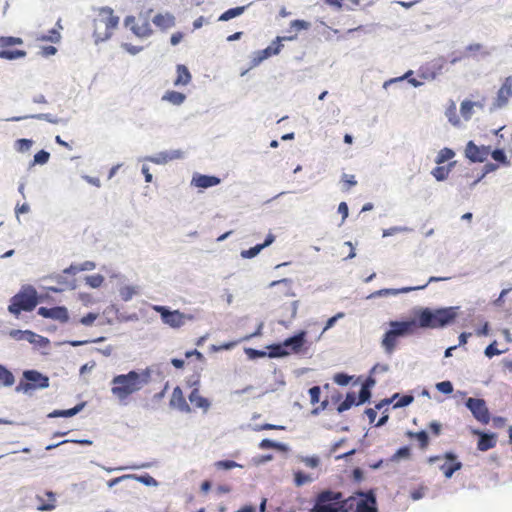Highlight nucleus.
<instances>
[{"label":"nucleus","instance_id":"nucleus-22","mask_svg":"<svg viewBox=\"0 0 512 512\" xmlns=\"http://www.w3.org/2000/svg\"><path fill=\"white\" fill-rule=\"evenodd\" d=\"M152 23L160 30L165 31L175 26L176 19L175 16L169 12L165 14L158 13L152 18Z\"/></svg>","mask_w":512,"mask_h":512},{"label":"nucleus","instance_id":"nucleus-1","mask_svg":"<svg viewBox=\"0 0 512 512\" xmlns=\"http://www.w3.org/2000/svg\"><path fill=\"white\" fill-rule=\"evenodd\" d=\"M459 309V306H415L411 310V319L416 330L443 329L455 323Z\"/></svg>","mask_w":512,"mask_h":512},{"label":"nucleus","instance_id":"nucleus-58","mask_svg":"<svg viewBox=\"0 0 512 512\" xmlns=\"http://www.w3.org/2000/svg\"><path fill=\"white\" fill-rule=\"evenodd\" d=\"M251 429L253 431H262V430H286V426L284 425H277V424H271V423H264V424H256L254 426L250 425Z\"/></svg>","mask_w":512,"mask_h":512},{"label":"nucleus","instance_id":"nucleus-4","mask_svg":"<svg viewBox=\"0 0 512 512\" xmlns=\"http://www.w3.org/2000/svg\"><path fill=\"white\" fill-rule=\"evenodd\" d=\"M312 507L308 512H350L346 498L339 491L324 489L316 493L310 500Z\"/></svg>","mask_w":512,"mask_h":512},{"label":"nucleus","instance_id":"nucleus-42","mask_svg":"<svg viewBox=\"0 0 512 512\" xmlns=\"http://www.w3.org/2000/svg\"><path fill=\"white\" fill-rule=\"evenodd\" d=\"M34 141L28 138H19L14 142V148L19 153L28 152L33 146Z\"/></svg>","mask_w":512,"mask_h":512},{"label":"nucleus","instance_id":"nucleus-55","mask_svg":"<svg viewBox=\"0 0 512 512\" xmlns=\"http://www.w3.org/2000/svg\"><path fill=\"white\" fill-rule=\"evenodd\" d=\"M144 160L148 161V162H152L154 164H158V165H163V164L168 163L167 154L165 151H161L156 155L146 156L144 158Z\"/></svg>","mask_w":512,"mask_h":512},{"label":"nucleus","instance_id":"nucleus-50","mask_svg":"<svg viewBox=\"0 0 512 512\" xmlns=\"http://www.w3.org/2000/svg\"><path fill=\"white\" fill-rule=\"evenodd\" d=\"M105 340H106V337L100 336L98 338L90 339V340H67L63 343L68 344L72 347H79V346H83V345H86L89 343H101V342H104Z\"/></svg>","mask_w":512,"mask_h":512},{"label":"nucleus","instance_id":"nucleus-11","mask_svg":"<svg viewBox=\"0 0 512 512\" xmlns=\"http://www.w3.org/2000/svg\"><path fill=\"white\" fill-rule=\"evenodd\" d=\"M490 153V146L477 145L473 140H469L464 149V156L470 163H483L487 160Z\"/></svg>","mask_w":512,"mask_h":512},{"label":"nucleus","instance_id":"nucleus-3","mask_svg":"<svg viewBox=\"0 0 512 512\" xmlns=\"http://www.w3.org/2000/svg\"><path fill=\"white\" fill-rule=\"evenodd\" d=\"M388 328L381 338V347L387 355H392L399 343V340L413 335L416 332L411 317L390 320Z\"/></svg>","mask_w":512,"mask_h":512},{"label":"nucleus","instance_id":"nucleus-8","mask_svg":"<svg viewBox=\"0 0 512 512\" xmlns=\"http://www.w3.org/2000/svg\"><path fill=\"white\" fill-rule=\"evenodd\" d=\"M308 331L300 329L293 333L291 336L283 340L285 349L288 351V356L294 355H307L311 343L307 339Z\"/></svg>","mask_w":512,"mask_h":512},{"label":"nucleus","instance_id":"nucleus-26","mask_svg":"<svg viewBox=\"0 0 512 512\" xmlns=\"http://www.w3.org/2000/svg\"><path fill=\"white\" fill-rule=\"evenodd\" d=\"M252 4H253V2H250L249 4L244 5V6H236V7L229 8L220 14V16L218 17V21L227 22L234 18H237V17L241 16L248 9V7H250Z\"/></svg>","mask_w":512,"mask_h":512},{"label":"nucleus","instance_id":"nucleus-30","mask_svg":"<svg viewBox=\"0 0 512 512\" xmlns=\"http://www.w3.org/2000/svg\"><path fill=\"white\" fill-rule=\"evenodd\" d=\"M15 383V376L12 371L4 364L0 363V386L11 387Z\"/></svg>","mask_w":512,"mask_h":512},{"label":"nucleus","instance_id":"nucleus-64","mask_svg":"<svg viewBox=\"0 0 512 512\" xmlns=\"http://www.w3.org/2000/svg\"><path fill=\"white\" fill-rule=\"evenodd\" d=\"M49 280L56 282L59 286L66 289L68 278L63 273L52 274L48 277Z\"/></svg>","mask_w":512,"mask_h":512},{"label":"nucleus","instance_id":"nucleus-6","mask_svg":"<svg viewBox=\"0 0 512 512\" xmlns=\"http://www.w3.org/2000/svg\"><path fill=\"white\" fill-rule=\"evenodd\" d=\"M347 508H354V512H379L376 489L363 491L358 489L346 498Z\"/></svg>","mask_w":512,"mask_h":512},{"label":"nucleus","instance_id":"nucleus-31","mask_svg":"<svg viewBox=\"0 0 512 512\" xmlns=\"http://www.w3.org/2000/svg\"><path fill=\"white\" fill-rule=\"evenodd\" d=\"M163 101H167L173 105L179 106L186 100V95L182 92L175 90H168L162 96Z\"/></svg>","mask_w":512,"mask_h":512},{"label":"nucleus","instance_id":"nucleus-2","mask_svg":"<svg viewBox=\"0 0 512 512\" xmlns=\"http://www.w3.org/2000/svg\"><path fill=\"white\" fill-rule=\"evenodd\" d=\"M152 369H132L127 373L116 374L110 381L111 393L121 405L127 404V399L140 391L151 382Z\"/></svg>","mask_w":512,"mask_h":512},{"label":"nucleus","instance_id":"nucleus-32","mask_svg":"<svg viewBox=\"0 0 512 512\" xmlns=\"http://www.w3.org/2000/svg\"><path fill=\"white\" fill-rule=\"evenodd\" d=\"M27 52L25 50L20 49H11V48H1L0 49V58L13 61L16 59H21L26 57Z\"/></svg>","mask_w":512,"mask_h":512},{"label":"nucleus","instance_id":"nucleus-35","mask_svg":"<svg viewBox=\"0 0 512 512\" xmlns=\"http://www.w3.org/2000/svg\"><path fill=\"white\" fill-rule=\"evenodd\" d=\"M456 155V152L450 147L442 148L436 155L434 162L437 165H441L446 163L447 161L452 160Z\"/></svg>","mask_w":512,"mask_h":512},{"label":"nucleus","instance_id":"nucleus-24","mask_svg":"<svg viewBox=\"0 0 512 512\" xmlns=\"http://www.w3.org/2000/svg\"><path fill=\"white\" fill-rule=\"evenodd\" d=\"M192 80V75L188 67L184 64L176 65V78L173 81V85L176 87L186 86Z\"/></svg>","mask_w":512,"mask_h":512},{"label":"nucleus","instance_id":"nucleus-56","mask_svg":"<svg viewBox=\"0 0 512 512\" xmlns=\"http://www.w3.org/2000/svg\"><path fill=\"white\" fill-rule=\"evenodd\" d=\"M412 75H413V71L412 70H408L407 72L404 73V75H402L400 77L391 78V79L385 81L383 83V88L387 89L390 85L396 84V83H400L403 80H407L409 82V79L413 78Z\"/></svg>","mask_w":512,"mask_h":512},{"label":"nucleus","instance_id":"nucleus-59","mask_svg":"<svg viewBox=\"0 0 512 512\" xmlns=\"http://www.w3.org/2000/svg\"><path fill=\"white\" fill-rule=\"evenodd\" d=\"M387 296H397V292H395V288H383L371 293L367 298L374 299L379 297H387Z\"/></svg>","mask_w":512,"mask_h":512},{"label":"nucleus","instance_id":"nucleus-41","mask_svg":"<svg viewBox=\"0 0 512 512\" xmlns=\"http://www.w3.org/2000/svg\"><path fill=\"white\" fill-rule=\"evenodd\" d=\"M373 374H370L367 376L365 383L361 386L360 392L363 393L368 399L371 401L372 399V388L376 385L377 381L372 376Z\"/></svg>","mask_w":512,"mask_h":512},{"label":"nucleus","instance_id":"nucleus-38","mask_svg":"<svg viewBox=\"0 0 512 512\" xmlns=\"http://www.w3.org/2000/svg\"><path fill=\"white\" fill-rule=\"evenodd\" d=\"M477 103L475 101H471L465 99L460 104V113L465 120H470L473 114V108Z\"/></svg>","mask_w":512,"mask_h":512},{"label":"nucleus","instance_id":"nucleus-17","mask_svg":"<svg viewBox=\"0 0 512 512\" xmlns=\"http://www.w3.org/2000/svg\"><path fill=\"white\" fill-rule=\"evenodd\" d=\"M100 13L101 14H108V17H107V19L105 21L106 31H105L104 35L101 36L96 31L93 34V36L95 38V43L96 44H98L99 42H103V41L108 40L112 36V33L110 32V30H113V29L117 28V26L119 24V17L113 15V9L112 8H110L108 6L102 7L100 9Z\"/></svg>","mask_w":512,"mask_h":512},{"label":"nucleus","instance_id":"nucleus-62","mask_svg":"<svg viewBox=\"0 0 512 512\" xmlns=\"http://www.w3.org/2000/svg\"><path fill=\"white\" fill-rule=\"evenodd\" d=\"M301 462H303L309 468H317L320 464V458L317 455L302 456Z\"/></svg>","mask_w":512,"mask_h":512},{"label":"nucleus","instance_id":"nucleus-34","mask_svg":"<svg viewBox=\"0 0 512 512\" xmlns=\"http://www.w3.org/2000/svg\"><path fill=\"white\" fill-rule=\"evenodd\" d=\"M489 155L492 157V159L498 165H503V166L510 165V160L508 159L504 148H495L494 150H492L490 148Z\"/></svg>","mask_w":512,"mask_h":512},{"label":"nucleus","instance_id":"nucleus-7","mask_svg":"<svg viewBox=\"0 0 512 512\" xmlns=\"http://www.w3.org/2000/svg\"><path fill=\"white\" fill-rule=\"evenodd\" d=\"M49 385L50 380L46 374L36 369H26L15 391L30 394L31 391L46 389Z\"/></svg>","mask_w":512,"mask_h":512},{"label":"nucleus","instance_id":"nucleus-51","mask_svg":"<svg viewBox=\"0 0 512 512\" xmlns=\"http://www.w3.org/2000/svg\"><path fill=\"white\" fill-rule=\"evenodd\" d=\"M415 439L418 441L419 447L421 449H426L430 443L429 433L425 429L417 431V436H415Z\"/></svg>","mask_w":512,"mask_h":512},{"label":"nucleus","instance_id":"nucleus-48","mask_svg":"<svg viewBox=\"0 0 512 512\" xmlns=\"http://www.w3.org/2000/svg\"><path fill=\"white\" fill-rule=\"evenodd\" d=\"M2 48H11L13 46L22 45L23 39L15 36H0Z\"/></svg>","mask_w":512,"mask_h":512},{"label":"nucleus","instance_id":"nucleus-54","mask_svg":"<svg viewBox=\"0 0 512 512\" xmlns=\"http://www.w3.org/2000/svg\"><path fill=\"white\" fill-rule=\"evenodd\" d=\"M412 230H413L412 228L407 227V226H393L388 229H383L382 236L389 237V236H393L397 233L411 232Z\"/></svg>","mask_w":512,"mask_h":512},{"label":"nucleus","instance_id":"nucleus-37","mask_svg":"<svg viewBox=\"0 0 512 512\" xmlns=\"http://www.w3.org/2000/svg\"><path fill=\"white\" fill-rule=\"evenodd\" d=\"M411 457V447L409 445H403L399 447L395 453L391 456V462H399L400 460H407Z\"/></svg>","mask_w":512,"mask_h":512},{"label":"nucleus","instance_id":"nucleus-29","mask_svg":"<svg viewBox=\"0 0 512 512\" xmlns=\"http://www.w3.org/2000/svg\"><path fill=\"white\" fill-rule=\"evenodd\" d=\"M132 33L138 38H148L153 34V29L147 19L141 25L134 24L131 26Z\"/></svg>","mask_w":512,"mask_h":512},{"label":"nucleus","instance_id":"nucleus-23","mask_svg":"<svg viewBox=\"0 0 512 512\" xmlns=\"http://www.w3.org/2000/svg\"><path fill=\"white\" fill-rule=\"evenodd\" d=\"M497 439L498 435L496 433L487 431L478 438L477 449L482 452L488 451L496 446Z\"/></svg>","mask_w":512,"mask_h":512},{"label":"nucleus","instance_id":"nucleus-44","mask_svg":"<svg viewBox=\"0 0 512 512\" xmlns=\"http://www.w3.org/2000/svg\"><path fill=\"white\" fill-rule=\"evenodd\" d=\"M84 280L90 288L97 289L102 286L105 278L101 274H94L85 276Z\"/></svg>","mask_w":512,"mask_h":512},{"label":"nucleus","instance_id":"nucleus-9","mask_svg":"<svg viewBox=\"0 0 512 512\" xmlns=\"http://www.w3.org/2000/svg\"><path fill=\"white\" fill-rule=\"evenodd\" d=\"M155 311L159 313L162 322L172 328H180L185 324V320H191V315L180 312L179 310H172L168 306L157 305Z\"/></svg>","mask_w":512,"mask_h":512},{"label":"nucleus","instance_id":"nucleus-10","mask_svg":"<svg viewBox=\"0 0 512 512\" xmlns=\"http://www.w3.org/2000/svg\"><path fill=\"white\" fill-rule=\"evenodd\" d=\"M464 405L471 412L472 416L481 424L486 425L490 422L491 413L484 399L469 397L464 401Z\"/></svg>","mask_w":512,"mask_h":512},{"label":"nucleus","instance_id":"nucleus-5","mask_svg":"<svg viewBox=\"0 0 512 512\" xmlns=\"http://www.w3.org/2000/svg\"><path fill=\"white\" fill-rule=\"evenodd\" d=\"M36 297L37 290L34 286L30 284L23 285L10 299V304L8 305L9 313L19 317L22 311H33L39 305V300Z\"/></svg>","mask_w":512,"mask_h":512},{"label":"nucleus","instance_id":"nucleus-40","mask_svg":"<svg viewBox=\"0 0 512 512\" xmlns=\"http://www.w3.org/2000/svg\"><path fill=\"white\" fill-rule=\"evenodd\" d=\"M244 353L247 356V358L251 361H255L261 358L267 357V349H256L252 347H246L244 348Z\"/></svg>","mask_w":512,"mask_h":512},{"label":"nucleus","instance_id":"nucleus-25","mask_svg":"<svg viewBox=\"0 0 512 512\" xmlns=\"http://www.w3.org/2000/svg\"><path fill=\"white\" fill-rule=\"evenodd\" d=\"M267 358L281 359L288 357V351L285 349L283 341L274 342L266 346Z\"/></svg>","mask_w":512,"mask_h":512},{"label":"nucleus","instance_id":"nucleus-60","mask_svg":"<svg viewBox=\"0 0 512 512\" xmlns=\"http://www.w3.org/2000/svg\"><path fill=\"white\" fill-rule=\"evenodd\" d=\"M504 351L503 350H499L497 348V341L494 340L493 342H491L488 346H486V348L484 349V355L491 359L493 358L494 356H497V355H500L502 354Z\"/></svg>","mask_w":512,"mask_h":512},{"label":"nucleus","instance_id":"nucleus-18","mask_svg":"<svg viewBox=\"0 0 512 512\" xmlns=\"http://www.w3.org/2000/svg\"><path fill=\"white\" fill-rule=\"evenodd\" d=\"M221 183V179L215 175L194 173L191 185L201 189L215 187Z\"/></svg>","mask_w":512,"mask_h":512},{"label":"nucleus","instance_id":"nucleus-46","mask_svg":"<svg viewBox=\"0 0 512 512\" xmlns=\"http://www.w3.org/2000/svg\"><path fill=\"white\" fill-rule=\"evenodd\" d=\"M431 175L435 178L438 182H443L448 179L449 173L445 169L444 165H437L431 170Z\"/></svg>","mask_w":512,"mask_h":512},{"label":"nucleus","instance_id":"nucleus-33","mask_svg":"<svg viewBox=\"0 0 512 512\" xmlns=\"http://www.w3.org/2000/svg\"><path fill=\"white\" fill-rule=\"evenodd\" d=\"M393 395H398L396 400L393 402V409L405 408L414 401V395L412 392L407 394L394 393Z\"/></svg>","mask_w":512,"mask_h":512},{"label":"nucleus","instance_id":"nucleus-57","mask_svg":"<svg viewBox=\"0 0 512 512\" xmlns=\"http://www.w3.org/2000/svg\"><path fill=\"white\" fill-rule=\"evenodd\" d=\"M344 316H345L344 312H338L335 315H333L332 317L328 318L326 320V322H325L324 328H323V330H322L320 335H322L323 333H325L329 329L333 328L335 326V324L337 323V321L339 319H342ZM320 337L321 336H319V338Z\"/></svg>","mask_w":512,"mask_h":512},{"label":"nucleus","instance_id":"nucleus-43","mask_svg":"<svg viewBox=\"0 0 512 512\" xmlns=\"http://www.w3.org/2000/svg\"><path fill=\"white\" fill-rule=\"evenodd\" d=\"M293 476H294V479H293L294 484L297 487L303 486V485L313 481V478L310 476V474H308L302 470L295 471Z\"/></svg>","mask_w":512,"mask_h":512},{"label":"nucleus","instance_id":"nucleus-61","mask_svg":"<svg viewBox=\"0 0 512 512\" xmlns=\"http://www.w3.org/2000/svg\"><path fill=\"white\" fill-rule=\"evenodd\" d=\"M311 27L310 22L303 19H295L290 22V28L296 31L308 30Z\"/></svg>","mask_w":512,"mask_h":512},{"label":"nucleus","instance_id":"nucleus-27","mask_svg":"<svg viewBox=\"0 0 512 512\" xmlns=\"http://www.w3.org/2000/svg\"><path fill=\"white\" fill-rule=\"evenodd\" d=\"M283 48L280 38H275L266 48L258 50L261 57L266 60L272 56L278 55Z\"/></svg>","mask_w":512,"mask_h":512},{"label":"nucleus","instance_id":"nucleus-52","mask_svg":"<svg viewBox=\"0 0 512 512\" xmlns=\"http://www.w3.org/2000/svg\"><path fill=\"white\" fill-rule=\"evenodd\" d=\"M435 388L437 389L438 392L444 394V395H450L453 393V384L451 381L449 380H444V381H441V382H437L435 384Z\"/></svg>","mask_w":512,"mask_h":512},{"label":"nucleus","instance_id":"nucleus-16","mask_svg":"<svg viewBox=\"0 0 512 512\" xmlns=\"http://www.w3.org/2000/svg\"><path fill=\"white\" fill-rule=\"evenodd\" d=\"M371 401L363 395L360 391L356 393L355 391H348L345 394L344 400L337 406L336 410L338 413H343L349 410L352 407H357L364 405L366 403H370Z\"/></svg>","mask_w":512,"mask_h":512},{"label":"nucleus","instance_id":"nucleus-21","mask_svg":"<svg viewBox=\"0 0 512 512\" xmlns=\"http://www.w3.org/2000/svg\"><path fill=\"white\" fill-rule=\"evenodd\" d=\"M86 406V402L82 401L77 403L74 407L69 409H55L50 412L48 418H71L79 414Z\"/></svg>","mask_w":512,"mask_h":512},{"label":"nucleus","instance_id":"nucleus-47","mask_svg":"<svg viewBox=\"0 0 512 512\" xmlns=\"http://www.w3.org/2000/svg\"><path fill=\"white\" fill-rule=\"evenodd\" d=\"M120 297L123 301H130L135 294H137V287L126 285L119 290Z\"/></svg>","mask_w":512,"mask_h":512},{"label":"nucleus","instance_id":"nucleus-49","mask_svg":"<svg viewBox=\"0 0 512 512\" xmlns=\"http://www.w3.org/2000/svg\"><path fill=\"white\" fill-rule=\"evenodd\" d=\"M353 376L349 375L346 372H337L333 376V381L339 386H347L350 384Z\"/></svg>","mask_w":512,"mask_h":512},{"label":"nucleus","instance_id":"nucleus-19","mask_svg":"<svg viewBox=\"0 0 512 512\" xmlns=\"http://www.w3.org/2000/svg\"><path fill=\"white\" fill-rule=\"evenodd\" d=\"M169 406L173 409H177L183 413H190L191 407L187 403L182 389L179 386H176L172 392L171 399L169 401Z\"/></svg>","mask_w":512,"mask_h":512},{"label":"nucleus","instance_id":"nucleus-20","mask_svg":"<svg viewBox=\"0 0 512 512\" xmlns=\"http://www.w3.org/2000/svg\"><path fill=\"white\" fill-rule=\"evenodd\" d=\"M37 119V120H44L52 124H67V120H64L62 118H58L50 113H38V114H31V115H24V116H13L10 118L5 119L9 122H19L25 119Z\"/></svg>","mask_w":512,"mask_h":512},{"label":"nucleus","instance_id":"nucleus-13","mask_svg":"<svg viewBox=\"0 0 512 512\" xmlns=\"http://www.w3.org/2000/svg\"><path fill=\"white\" fill-rule=\"evenodd\" d=\"M446 60L443 56L438 57L426 65L420 67L418 70L419 77L425 80H434L437 76L442 74Z\"/></svg>","mask_w":512,"mask_h":512},{"label":"nucleus","instance_id":"nucleus-14","mask_svg":"<svg viewBox=\"0 0 512 512\" xmlns=\"http://www.w3.org/2000/svg\"><path fill=\"white\" fill-rule=\"evenodd\" d=\"M512 97V76H508L505 78L502 86L497 91V96L492 106L490 107V112H493L496 109H501L505 107L509 99Z\"/></svg>","mask_w":512,"mask_h":512},{"label":"nucleus","instance_id":"nucleus-45","mask_svg":"<svg viewBox=\"0 0 512 512\" xmlns=\"http://www.w3.org/2000/svg\"><path fill=\"white\" fill-rule=\"evenodd\" d=\"M214 465L218 470H225V471L231 470L233 468H243V465H241L233 460H230V459H223V460L216 461Z\"/></svg>","mask_w":512,"mask_h":512},{"label":"nucleus","instance_id":"nucleus-15","mask_svg":"<svg viewBox=\"0 0 512 512\" xmlns=\"http://www.w3.org/2000/svg\"><path fill=\"white\" fill-rule=\"evenodd\" d=\"M443 460H445V462L439 466V469L447 479L452 478L454 473L461 470L463 467L462 462L458 460L457 454L452 450L446 451L443 454Z\"/></svg>","mask_w":512,"mask_h":512},{"label":"nucleus","instance_id":"nucleus-12","mask_svg":"<svg viewBox=\"0 0 512 512\" xmlns=\"http://www.w3.org/2000/svg\"><path fill=\"white\" fill-rule=\"evenodd\" d=\"M37 314L43 318L59 321L60 323H67L70 320L69 311L64 305L54 307L41 306L37 309Z\"/></svg>","mask_w":512,"mask_h":512},{"label":"nucleus","instance_id":"nucleus-53","mask_svg":"<svg viewBox=\"0 0 512 512\" xmlns=\"http://www.w3.org/2000/svg\"><path fill=\"white\" fill-rule=\"evenodd\" d=\"M40 40L51 43H58L61 40V34L57 28H52L48 31L47 35L40 37Z\"/></svg>","mask_w":512,"mask_h":512},{"label":"nucleus","instance_id":"nucleus-63","mask_svg":"<svg viewBox=\"0 0 512 512\" xmlns=\"http://www.w3.org/2000/svg\"><path fill=\"white\" fill-rule=\"evenodd\" d=\"M310 396V403L315 405L320 402L321 398V387L320 386H312L308 390Z\"/></svg>","mask_w":512,"mask_h":512},{"label":"nucleus","instance_id":"nucleus-39","mask_svg":"<svg viewBox=\"0 0 512 512\" xmlns=\"http://www.w3.org/2000/svg\"><path fill=\"white\" fill-rule=\"evenodd\" d=\"M49 159L50 153L45 149H41L34 154L33 160L29 163V167H33L35 165H45L48 163Z\"/></svg>","mask_w":512,"mask_h":512},{"label":"nucleus","instance_id":"nucleus-28","mask_svg":"<svg viewBox=\"0 0 512 512\" xmlns=\"http://www.w3.org/2000/svg\"><path fill=\"white\" fill-rule=\"evenodd\" d=\"M189 401L194 404L197 408L203 409L207 411L211 406V402L208 398L199 395V391L197 388L193 389L188 395Z\"/></svg>","mask_w":512,"mask_h":512},{"label":"nucleus","instance_id":"nucleus-36","mask_svg":"<svg viewBox=\"0 0 512 512\" xmlns=\"http://www.w3.org/2000/svg\"><path fill=\"white\" fill-rule=\"evenodd\" d=\"M130 479L140 482L147 487H157L159 485V482L149 473H143L140 475L130 474Z\"/></svg>","mask_w":512,"mask_h":512}]
</instances>
